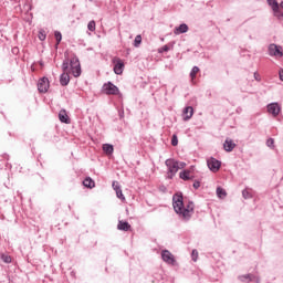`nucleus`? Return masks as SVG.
<instances>
[{"label": "nucleus", "instance_id": "f257e3e1", "mask_svg": "<svg viewBox=\"0 0 283 283\" xmlns=\"http://www.w3.org/2000/svg\"><path fill=\"white\" fill-rule=\"evenodd\" d=\"M172 207L175 213H178L179 218L184 219L186 222L191 220V216H193L196 209L193 201H185L182 192H177L172 196Z\"/></svg>", "mask_w": 283, "mask_h": 283}, {"label": "nucleus", "instance_id": "f03ea898", "mask_svg": "<svg viewBox=\"0 0 283 283\" xmlns=\"http://www.w3.org/2000/svg\"><path fill=\"white\" fill-rule=\"evenodd\" d=\"M165 165L168 169L167 171V178H169V180L174 179V177L176 176V174H178V160L176 159H166Z\"/></svg>", "mask_w": 283, "mask_h": 283}, {"label": "nucleus", "instance_id": "7ed1b4c3", "mask_svg": "<svg viewBox=\"0 0 283 283\" xmlns=\"http://www.w3.org/2000/svg\"><path fill=\"white\" fill-rule=\"evenodd\" d=\"M104 94H107V96H118L120 94V90H118V86L114 85L112 82H107L102 87Z\"/></svg>", "mask_w": 283, "mask_h": 283}, {"label": "nucleus", "instance_id": "20e7f679", "mask_svg": "<svg viewBox=\"0 0 283 283\" xmlns=\"http://www.w3.org/2000/svg\"><path fill=\"white\" fill-rule=\"evenodd\" d=\"M70 70L75 78H78L81 76V62L78 61V57L74 56L70 61Z\"/></svg>", "mask_w": 283, "mask_h": 283}, {"label": "nucleus", "instance_id": "39448f33", "mask_svg": "<svg viewBox=\"0 0 283 283\" xmlns=\"http://www.w3.org/2000/svg\"><path fill=\"white\" fill-rule=\"evenodd\" d=\"M161 260H164L166 264H170V266H176V258L169 250L161 251Z\"/></svg>", "mask_w": 283, "mask_h": 283}, {"label": "nucleus", "instance_id": "423d86ee", "mask_svg": "<svg viewBox=\"0 0 283 283\" xmlns=\"http://www.w3.org/2000/svg\"><path fill=\"white\" fill-rule=\"evenodd\" d=\"M207 166L210 169V171H213V174H216V171H220V167H222V163L211 157L207 160Z\"/></svg>", "mask_w": 283, "mask_h": 283}, {"label": "nucleus", "instance_id": "0eeeda50", "mask_svg": "<svg viewBox=\"0 0 283 283\" xmlns=\"http://www.w3.org/2000/svg\"><path fill=\"white\" fill-rule=\"evenodd\" d=\"M38 90L41 94H45L50 90V80L48 77H42L38 82Z\"/></svg>", "mask_w": 283, "mask_h": 283}, {"label": "nucleus", "instance_id": "6e6552de", "mask_svg": "<svg viewBox=\"0 0 283 283\" xmlns=\"http://www.w3.org/2000/svg\"><path fill=\"white\" fill-rule=\"evenodd\" d=\"M268 52L270 56H283L282 46H279L277 44H274V43L269 45Z\"/></svg>", "mask_w": 283, "mask_h": 283}, {"label": "nucleus", "instance_id": "1a4fd4ad", "mask_svg": "<svg viewBox=\"0 0 283 283\" xmlns=\"http://www.w3.org/2000/svg\"><path fill=\"white\" fill-rule=\"evenodd\" d=\"M268 112L269 114H272L274 118H276V116H280V113L282 112V107L277 103H271L268 105Z\"/></svg>", "mask_w": 283, "mask_h": 283}, {"label": "nucleus", "instance_id": "9d476101", "mask_svg": "<svg viewBox=\"0 0 283 283\" xmlns=\"http://www.w3.org/2000/svg\"><path fill=\"white\" fill-rule=\"evenodd\" d=\"M186 32H189V25L186 23L180 24L179 27H176L174 30V34H186Z\"/></svg>", "mask_w": 283, "mask_h": 283}, {"label": "nucleus", "instance_id": "9b49d317", "mask_svg": "<svg viewBox=\"0 0 283 283\" xmlns=\"http://www.w3.org/2000/svg\"><path fill=\"white\" fill-rule=\"evenodd\" d=\"M59 118L61 123H65V125H70V116H67V112L65 109H61L59 113Z\"/></svg>", "mask_w": 283, "mask_h": 283}, {"label": "nucleus", "instance_id": "f8f14e48", "mask_svg": "<svg viewBox=\"0 0 283 283\" xmlns=\"http://www.w3.org/2000/svg\"><path fill=\"white\" fill-rule=\"evenodd\" d=\"M269 6H271L273 12H274V17L280 15V4L277 3L276 0H269L268 1Z\"/></svg>", "mask_w": 283, "mask_h": 283}, {"label": "nucleus", "instance_id": "ddd939ff", "mask_svg": "<svg viewBox=\"0 0 283 283\" xmlns=\"http://www.w3.org/2000/svg\"><path fill=\"white\" fill-rule=\"evenodd\" d=\"M114 73L117 75L123 74V71L125 70V63H123V61H118L115 65H114Z\"/></svg>", "mask_w": 283, "mask_h": 283}, {"label": "nucleus", "instance_id": "4468645a", "mask_svg": "<svg viewBox=\"0 0 283 283\" xmlns=\"http://www.w3.org/2000/svg\"><path fill=\"white\" fill-rule=\"evenodd\" d=\"M69 84H70V74L63 72V73L60 75V85H62V87H65V86L69 85Z\"/></svg>", "mask_w": 283, "mask_h": 283}, {"label": "nucleus", "instance_id": "2eb2a0df", "mask_svg": "<svg viewBox=\"0 0 283 283\" xmlns=\"http://www.w3.org/2000/svg\"><path fill=\"white\" fill-rule=\"evenodd\" d=\"M193 116V107L187 106L184 109V120H190V118Z\"/></svg>", "mask_w": 283, "mask_h": 283}, {"label": "nucleus", "instance_id": "dca6fc26", "mask_svg": "<svg viewBox=\"0 0 283 283\" xmlns=\"http://www.w3.org/2000/svg\"><path fill=\"white\" fill-rule=\"evenodd\" d=\"M117 229L118 231H129L132 229V224L127 221H118Z\"/></svg>", "mask_w": 283, "mask_h": 283}, {"label": "nucleus", "instance_id": "f3484780", "mask_svg": "<svg viewBox=\"0 0 283 283\" xmlns=\"http://www.w3.org/2000/svg\"><path fill=\"white\" fill-rule=\"evenodd\" d=\"M223 149L226 151H231L232 149H235V143H233L231 139H226L223 144Z\"/></svg>", "mask_w": 283, "mask_h": 283}, {"label": "nucleus", "instance_id": "a211bd4d", "mask_svg": "<svg viewBox=\"0 0 283 283\" xmlns=\"http://www.w3.org/2000/svg\"><path fill=\"white\" fill-rule=\"evenodd\" d=\"M103 151L106 153L107 156H112V154H114V146L111 144H104Z\"/></svg>", "mask_w": 283, "mask_h": 283}, {"label": "nucleus", "instance_id": "6ab92c4d", "mask_svg": "<svg viewBox=\"0 0 283 283\" xmlns=\"http://www.w3.org/2000/svg\"><path fill=\"white\" fill-rule=\"evenodd\" d=\"M190 174H191L190 170H182V171L179 172V178L181 180H186V181L191 180Z\"/></svg>", "mask_w": 283, "mask_h": 283}, {"label": "nucleus", "instance_id": "aec40b11", "mask_svg": "<svg viewBox=\"0 0 283 283\" xmlns=\"http://www.w3.org/2000/svg\"><path fill=\"white\" fill-rule=\"evenodd\" d=\"M83 185H84V187H87V189H94V187H95V182L90 177L84 179Z\"/></svg>", "mask_w": 283, "mask_h": 283}, {"label": "nucleus", "instance_id": "412c9836", "mask_svg": "<svg viewBox=\"0 0 283 283\" xmlns=\"http://www.w3.org/2000/svg\"><path fill=\"white\" fill-rule=\"evenodd\" d=\"M253 277L255 276H253L252 274H244V275H240L239 280L241 282H253Z\"/></svg>", "mask_w": 283, "mask_h": 283}, {"label": "nucleus", "instance_id": "4be33fe9", "mask_svg": "<svg viewBox=\"0 0 283 283\" xmlns=\"http://www.w3.org/2000/svg\"><path fill=\"white\" fill-rule=\"evenodd\" d=\"M217 196L218 198L224 199L227 198V190H224V188H217Z\"/></svg>", "mask_w": 283, "mask_h": 283}, {"label": "nucleus", "instance_id": "5701e85b", "mask_svg": "<svg viewBox=\"0 0 283 283\" xmlns=\"http://www.w3.org/2000/svg\"><path fill=\"white\" fill-rule=\"evenodd\" d=\"M2 262H4V264H11L12 263V256L6 254V253H2L0 255Z\"/></svg>", "mask_w": 283, "mask_h": 283}, {"label": "nucleus", "instance_id": "b1692460", "mask_svg": "<svg viewBox=\"0 0 283 283\" xmlns=\"http://www.w3.org/2000/svg\"><path fill=\"white\" fill-rule=\"evenodd\" d=\"M143 43V36L136 35L134 40V48H140V44Z\"/></svg>", "mask_w": 283, "mask_h": 283}, {"label": "nucleus", "instance_id": "393cba45", "mask_svg": "<svg viewBox=\"0 0 283 283\" xmlns=\"http://www.w3.org/2000/svg\"><path fill=\"white\" fill-rule=\"evenodd\" d=\"M62 70L64 73L70 72V60H64L62 63Z\"/></svg>", "mask_w": 283, "mask_h": 283}, {"label": "nucleus", "instance_id": "a878e982", "mask_svg": "<svg viewBox=\"0 0 283 283\" xmlns=\"http://www.w3.org/2000/svg\"><path fill=\"white\" fill-rule=\"evenodd\" d=\"M87 30H90V32H95L96 31V21H94V20L90 21L87 24Z\"/></svg>", "mask_w": 283, "mask_h": 283}, {"label": "nucleus", "instance_id": "bb28decb", "mask_svg": "<svg viewBox=\"0 0 283 283\" xmlns=\"http://www.w3.org/2000/svg\"><path fill=\"white\" fill-rule=\"evenodd\" d=\"M40 41H45L48 34L45 33V30L41 29L38 34Z\"/></svg>", "mask_w": 283, "mask_h": 283}, {"label": "nucleus", "instance_id": "cd10ccee", "mask_svg": "<svg viewBox=\"0 0 283 283\" xmlns=\"http://www.w3.org/2000/svg\"><path fill=\"white\" fill-rule=\"evenodd\" d=\"M199 72H200V67L193 66L191 72H190V78H195L196 74H198Z\"/></svg>", "mask_w": 283, "mask_h": 283}, {"label": "nucleus", "instance_id": "c85d7f7f", "mask_svg": "<svg viewBox=\"0 0 283 283\" xmlns=\"http://www.w3.org/2000/svg\"><path fill=\"white\" fill-rule=\"evenodd\" d=\"M54 36L56 40V44L59 45V43H61V41L63 40V35L61 34L60 31H55Z\"/></svg>", "mask_w": 283, "mask_h": 283}, {"label": "nucleus", "instance_id": "c756f323", "mask_svg": "<svg viewBox=\"0 0 283 283\" xmlns=\"http://www.w3.org/2000/svg\"><path fill=\"white\" fill-rule=\"evenodd\" d=\"M114 191H120V184H118V181H113V185H112Z\"/></svg>", "mask_w": 283, "mask_h": 283}, {"label": "nucleus", "instance_id": "7c9ffc66", "mask_svg": "<svg viewBox=\"0 0 283 283\" xmlns=\"http://www.w3.org/2000/svg\"><path fill=\"white\" fill-rule=\"evenodd\" d=\"M171 145H172V147H177L178 146V136L177 135H172Z\"/></svg>", "mask_w": 283, "mask_h": 283}, {"label": "nucleus", "instance_id": "2f4dec72", "mask_svg": "<svg viewBox=\"0 0 283 283\" xmlns=\"http://www.w3.org/2000/svg\"><path fill=\"white\" fill-rule=\"evenodd\" d=\"M242 197L245 199V200H249V198H251V192H249V190L244 189L242 191Z\"/></svg>", "mask_w": 283, "mask_h": 283}, {"label": "nucleus", "instance_id": "473e14b6", "mask_svg": "<svg viewBox=\"0 0 283 283\" xmlns=\"http://www.w3.org/2000/svg\"><path fill=\"white\" fill-rule=\"evenodd\" d=\"M116 196L119 200H125V195H123V189L116 191Z\"/></svg>", "mask_w": 283, "mask_h": 283}, {"label": "nucleus", "instance_id": "72a5a7b5", "mask_svg": "<svg viewBox=\"0 0 283 283\" xmlns=\"http://www.w3.org/2000/svg\"><path fill=\"white\" fill-rule=\"evenodd\" d=\"M266 145H268V147H274V145H275V139H273V138H269L268 140H266Z\"/></svg>", "mask_w": 283, "mask_h": 283}, {"label": "nucleus", "instance_id": "f704fd0d", "mask_svg": "<svg viewBox=\"0 0 283 283\" xmlns=\"http://www.w3.org/2000/svg\"><path fill=\"white\" fill-rule=\"evenodd\" d=\"M159 54H163V52H169V45H164L163 48L158 49Z\"/></svg>", "mask_w": 283, "mask_h": 283}, {"label": "nucleus", "instance_id": "c9c22d12", "mask_svg": "<svg viewBox=\"0 0 283 283\" xmlns=\"http://www.w3.org/2000/svg\"><path fill=\"white\" fill-rule=\"evenodd\" d=\"M254 81H258V83H260V81H262V77L260 76V73L254 72Z\"/></svg>", "mask_w": 283, "mask_h": 283}, {"label": "nucleus", "instance_id": "e433bc0d", "mask_svg": "<svg viewBox=\"0 0 283 283\" xmlns=\"http://www.w3.org/2000/svg\"><path fill=\"white\" fill-rule=\"evenodd\" d=\"M187 167V164L184 161H178V169H185Z\"/></svg>", "mask_w": 283, "mask_h": 283}, {"label": "nucleus", "instance_id": "4c0bfd02", "mask_svg": "<svg viewBox=\"0 0 283 283\" xmlns=\"http://www.w3.org/2000/svg\"><path fill=\"white\" fill-rule=\"evenodd\" d=\"M192 260H193V262H196V260H198V251L197 250H192Z\"/></svg>", "mask_w": 283, "mask_h": 283}, {"label": "nucleus", "instance_id": "58836bf2", "mask_svg": "<svg viewBox=\"0 0 283 283\" xmlns=\"http://www.w3.org/2000/svg\"><path fill=\"white\" fill-rule=\"evenodd\" d=\"M192 187L193 189H200V181H195Z\"/></svg>", "mask_w": 283, "mask_h": 283}, {"label": "nucleus", "instance_id": "ea45409f", "mask_svg": "<svg viewBox=\"0 0 283 283\" xmlns=\"http://www.w3.org/2000/svg\"><path fill=\"white\" fill-rule=\"evenodd\" d=\"M280 81H283V70L279 73Z\"/></svg>", "mask_w": 283, "mask_h": 283}, {"label": "nucleus", "instance_id": "a19ab883", "mask_svg": "<svg viewBox=\"0 0 283 283\" xmlns=\"http://www.w3.org/2000/svg\"><path fill=\"white\" fill-rule=\"evenodd\" d=\"M280 7L283 9V1L281 2Z\"/></svg>", "mask_w": 283, "mask_h": 283}]
</instances>
